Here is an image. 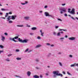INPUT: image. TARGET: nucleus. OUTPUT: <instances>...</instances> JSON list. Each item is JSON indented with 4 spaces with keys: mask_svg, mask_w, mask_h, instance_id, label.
I'll use <instances>...</instances> for the list:
<instances>
[{
    "mask_svg": "<svg viewBox=\"0 0 78 78\" xmlns=\"http://www.w3.org/2000/svg\"><path fill=\"white\" fill-rule=\"evenodd\" d=\"M24 27V26L23 25H20V27Z\"/></svg>",
    "mask_w": 78,
    "mask_h": 78,
    "instance_id": "41",
    "label": "nucleus"
},
{
    "mask_svg": "<svg viewBox=\"0 0 78 78\" xmlns=\"http://www.w3.org/2000/svg\"><path fill=\"white\" fill-rule=\"evenodd\" d=\"M64 39V37H60L59 38V40L61 41H63V40Z\"/></svg>",
    "mask_w": 78,
    "mask_h": 78,
    "instance_id": "20",
    "label": "nucleus"
},
{
    "mask_svg": "<svg viewBox=\"0 0 78 78\" xmlns=\"http://www.w3.org/2000/svg\"><path fill=\"white\" fill-rule=\"evenodd\" d=\"M16 60L19 61V60H21L22 58H21L18 57V58H16Z\"/></svg>",
    "mask_w": 78,
    "mask_h": 78,
    "instance_id": "24",
    "label": "nucleus"
},
{
    "mask_svg": "<svg viewBox=\"0 0 78 78\" xmlns=\"http://www.w3.org/2000/svg\"><path fill=\"white\" fill-rule=\"evenodd\" d=\"M0 48H4V46L2 45H0Z\"/></svg>",
    "mask_w": 78,
    "mask_h": 78,
    "instance_id": "33",
    "label": "nucleus"
},
{
    "mask_svg": "<svg viewBox=\"0 0 78 78\" xmlns=\"http://www.w3.org/2000/svg\"><path fill=\"white\" fill-rule=\"evenodd\" d=\"M56 32H53V34H54V35H55V36L56 35Z\"/></svg>",
    "mask_w": 78,
    "mask_h": 78,
    "instance_id": "45",
    "label": "nucleus"
},
{
    "mask_svg": "<svg viewBox=\"0 0 78 78\" xmlns=\"http://www.w3.org/2000/svg\"><path fill=\"white\" fill-rule=\"evenodd\" d=\"M14 76L15 77H18V78H21V77L19 76L15 75Z\"/></svg>",
    "mask_w": 78,
    "mask_h": 78,
    "instance_id": "29",
    "label": "nucleus"
},
{
    "mask_svg": "<svg viewBox=\"0 0 78 78\" xmlns=\"http://www.w3.org/2000/svg\"><path fill=\"white\" fill-rule=\"evenodd\" d=\"M62 29H59V31H62Z\"/></svg>",
    "mask_w": 78,
    "mask_h": 78,
    "instance_id": "64",
    "label": "nucleus"
},
{
    "mask_svg": "<svg viewBox=\"0 0 78 78\" xmlns=\"http://www.w3.org/2000/svg\"><path fill=\"white\" fill-rule=\"evenodd\" d=\"M71 9L69 8L68 9V12L72 14L73 15H75V9L74 8H73L71 11Z\"/></svg>",
    "mask_w": 78,
    "mask_h": 78,
    "instance_id": "2",
    "label": "nucleus"
},
{
    "mask_svg": "<svg viewBox=\"0 0 78 78\" xmlns=\"http://www.w3.org/2000/svg\"><path fill=\"white\" fill-rule=\"evenodd\" d=\"M2 39L1 40L2 41H3V42H4V41L5 40V37H4V36H3L2 35H1V36Z\"/></svg>",
    "mask_w": 78,
    "mask_h": 78,
    "instance_id": "9",
    "label": "nucleus"
},
{
    "mask_svg": "<svg viewBox=\"0 0 78 78\" xmlns=\"http://www.w3.org/2000/svg\"><path fill=\"white\" fill-rule=\"evenodd\" d=\"M68 16H69V17H71V19H73V20H75V19L74 18H73V17H72V16H71L70 15H68Z\"/></svg>",
    "mask_w": 78,
    "mask_h": 78,
    "instance_id": "17",
    "label": "nucleus"
},
{
    "mask_svg": "<svg viewBox=\"0 0 78 78\" xmlns=\"http://www.w3.org/2000/svg\"><path fill=\"white\" fill-rule=\"evenodd\" d=\"M27 74L28 76H30L31 75V73L30 71H28L27 72Z\"/></svg>",
    "mask_w": 78,
    "mask_h": 78,
    "instance_id": "10",
    "label": "nucleus"
},
{
    "mask_svg": "<svg viewBox=\"0 0 78 78\" xmlns=\"http://www.w3.org/2000/svg\"><path fill=\"white\" fill-rule=\"evenodd\" d=\"M64 16H65V17H67V14H65Z\"/></svg>",
    "mask_w": 78,
    "mask_h": 78,
    "instance_id": "52",
    "label": "nucleus"
},
{
    "mask_svg": "<svg viewBox=\"0 0 78 78\" xmlns=\"http://www.w3.org/2000/svg\"><path fill=\"white\" fill-rule=\"evenodd\" d=\"M11 56H12V54H9L8 55V57H9Z\"/></svg>",
    "mask_w": 78,
    "mask_h": 78,
    "instance_id": "36",
    "label": "nucleus"
},
{
    "mask_svg": "<svg viewBox=\"0 0 78 78\" xmlns=\"http://www.w3.org/2000/svg\"><path fill=\"white\" fill-rule=\"evenodd\" d=\"M35 61L37 62H39V59L36 58L35 59Z\"/></svg>",
    "mask_w": 78,
    "mask_h": 78,
    "instance_id": "25",
    "label": "nucleus"
},
{
    "mask_svg": "<svg viewBox=\"0 0 78 78\" xmlns=\"http://www.w3.org/2000/svg\"><path fill=\"white\" fill-rule=\"evenodd\" d=\"M45 75H46V76H48V73H46Z\"/></svg>",
    "mask_w": 78,
    "mask_h": 78,
    "instance_id": "59",
    "label": "nucleus"
},
{
    "mask_svg": "<svg viewBox=\"0 0 78 78\" xmlns=\"http://www.w3.org/2000/svg\"><path fill=\"white\" fill-rule=\"evenodd\" d=\"M32 30H37V28L36 27H33L31 28Z\"/></svg>",
    "mask_w": 78,
    "mask_h": 78,
    "instance_id": "15",
    "label": "nucleus"
},
{
    "mask_svg": "<svg viewBox=\"0 0 78 78\" xmlns=\"http://www.w3.org/2000/svg\"><path fill=\"white\" fill-rule=\"evenodd\" d=\"M3 51H0V55L2 53H3Z\"/></svg>",
    "mask_w": 78,
    "mask_h": 78,
    "instance_id": "50",
    "label": "nucleus"
},
{
    "mask_svg": "<svg viewBox=\"0 0 78 78\" xmlns=\"http://www.w3.org/2000/svg\"><path fill=\"white\" fill-rule=\"evenodd\" d=\"M27 27H30V26L28 25H27Z\"/></svg>",
    "mask_w": 78,
    "mask_h": 78,
    "instance_id": "57",
    "label": "nucleus"
},
{
    "mask_svg": "<svg viewBox=\"0 0 78 78\" xmlns=\"http://www.w3.org/2000/svg\"><path fill=\"white\" fill-rule=\"evenodd\" d=\"M20 51V50L19 49H16V52H19Z\"/></svg>",
    "mask_w": 78,
    "mask_h": 78,
    "instance_id": "39",
    "label": "nucleus"
},
{
    "mask_svg": "<svg viewBox=\"0 0 78 78\" xmlns=\"http://www.w3.org/2000/svg\"><path fill=\"white\" fill-rule=\"evenodd\" d=\"M61 54H62V52H59L58 53V55H61Z\"/></svg>",
    "mask_w": 78,
    "mask_h": 78,
    "instance_id": "37",
    "label": "nucleus"
},
{
    "mask_svg": "<svg viewBox=\"0 0 78 78\" xmlns=\"http://www.w3.org/2000/svg\"><path fill=\"white\" fill-rule=\"evenodd\" d=\"M40 31L41 33V36L43 37L44 36V33L42 32V30H40Z\"/></svg>",
    "mask_w": 78,
    "mask_h": 78,
    "instance_id": "12",
    "label": "nucleus"
},
{
    "mask_svg": "<svg viewBox=\"0 0 78 78\" xmlns=\"http://www.w3.org/2000/svg\"><path fill=\"white\" fill-rule=\"evenodd\" d=\"M36 69L37 70H39V68L37 67L36 68Z\"/></svg>",
    "mask_w": 78,
    "mask_h": 78,
    "instance_id": "55",
    "label": "nucleus"
},
{
    "mask_svg": "<svg viewBox=\"0 0 78 78\" xmlns=\"http://www.w3.org/2000/svg\"><path fill=\"white\" fill-rule=\"evenodd\" d=\"M30 19V17L29 16H26L24 17V19L25 20H29Z\"/></svg>",
    "mask_w": 78,
    "mask_h": 78,
    "instance_id": "6",
    "label": "nucleus"
},
{
    "mask_svg": "<svg viewBox=\"0 0 78 78\" xmlns=\"http://www.w3.org/2000/svg\"><path fill=\"white\" fill-rule=\"evenodd\" d=\"M69 57H70V58H72L73 56H72V55H69Z\"/></svg>",
    "mask_w": 78,
    "mask_h": 78,
    "instance_id": "53",
    "label": "nucleus"
},
{
    "mask_svg": "<svg viewBox=\"0 0 78 78\" xmlns=\"http://www.w3.org/2000/svg\"><path fill=\"white\" fill-rule=\"evenodd\" d=\"M13 38H14V39H18V38H19V37L18 36H16Z\"/></svg>",
    "mask_w": 78,
    "mask_h": 78,
    "instance_id": "30",
    "label": "nucleus"
},
{
    "mask_svg": "<svg viewBox=\"0 0 78 78\" xmlns=\"http://www.w3.org/2000/svg\"><path fill=\"white\" fill-rule=\"evenodd\" d=\"M49 17H51V18H52L53 19V18H54V16H53V15H49V16H48Z\"/></svg>",
    "mask_w": 78,
    "mask_h": 78,
    "instance_id": "19",
    "label": "nucleus"
},
{
    "mask_svg": "<svg viewBox=\"0 0 78 78\" xmlns=\"http://www.w3.org/2000/svg\"><path fill=\"white\" fill-rule=\"evenodd\" d=\"M48 6L47 5H45L44 7V8H47Z\"/></svg>",
    "mask_w": 78,
    "mask_h": 78,
    "instance_id": "43",
    "label": "nucleus"
},
{
    "mask_svg": "<svg viewBox=\"0 0 78 78\" xmlns=\"http://www.w3.org/2000/svg\"><path fill=\"white\" fill-rule=\"evenodd\" d=\"M8 22L9 23H13V22H12V21L11 20H9V21H8Z\"/></svg>",
    "mask_w": 78,
    "mask_h": 78,
    "instance_id": "27",
    "label": "nucleus"
},
{
    "mask_svg": "<svg viewBox=\"0 0 78 78\" xmlns=\"http://www.w3.org/2000/svg\"><path fill=\"white\" fill-rule=\"evenodd\" d=\"M58 64L59 65V66L61 67L62 66V63L61 62H59Z\"/></svg>",
    "mask_w": 78,
    "mask_h": 78,
    "instance_id": "21",
    "label": "nucleus"
},
{
    "mask_svg": "<svg viewBox=\"0 0 78 78\" xmlns=\"http://www.w3.org/2000/svg\"><path fill=\"white\" fill-rule=\"evenodd\" d=\"M75 63L74 64L71 65L70 66V67H75Z\"/></svg>",
    "mask_w": 78,
    "mask_h": 78,
    "instance_id": "28",
    "label": "nucleus"
},
{
    "mask_svg": "<svg viewBox=\"0 0 78 78\" xmlns=\"http://www.w3.org/2000/svg\"><path fill=\"white\" fill-rule=\"evenodd\" d=\"M63 12H67V11L66 10V9L65 8H63L62 9V10L60 11V13L61 14H63Z\"/></svg>",
    "mask_w": 78,
    "mask_h": 78,
    "instance_id": "4",
    "label": "nucleus"
},
{
    "mask_svg": "<svg viewBox=\"0 0 78 78\" xmlns=\"http://www.w3.org/2000/svg\"><path fill=\"white\" fill-rule=\"evenodd\" d=\"M28 3V2L27 1H26L24 2V3H21V4L22 5H27Z\"/></svg>",
    "mask_w": 78,
    "mask_h": 78,
    "instance_id": "8",
    "label": "nucleus"
},
{
    "mask_svg": "<svg viewBox=\"0 0 78 78\" xmlns=\"http://www.w3.org/2000/svg\"><path fill=\"white\" fill-rule=\"evenodd\" d=\"M76 19L77 20H78V18L77 17H76Z\"/></svg>",
    "mask_w": 78,
    "mask_h": 78,
    "instance_id": "63",
    "label": "nucleus"
},
{
    "mask_svg": "<svg viewBox=\"0 0 78 78\" xmlns=\"http://www.w3.org/2000/svg\"><path fill=\"white\" fill-rule=\"evenodd\" d=\"M16 27H20V25H17Z\"/></svg>",
    "mask_w": 78,
    "mask_h": 78,
    "instance_id": "60",
    "label": "nucleus"
},
{
    "mask_svg": "<svg viewBox=\"0 0 78 78\" xmlns=\"http://www.w3.org/2000/svg\"><path fill=\"white\" fill-rule=\"evenodd\" d=\"M34 78H39V76L37 75H35L33 76Z\"/></svg>",
    "mask_w": 78,
    "mask_h": 78,
    "instance_id": "16",
    "label": "nucleus"
},
{
    "mask_svg": "<svg viewBox=\"0 0 78 78\" xmlns=\"http://www.w3.org/2000/svg\"><path fill=\"white\" fill-rule=\"evenodd\" d=\"M57 20H59V21H60V22H62V20L60 19H58Z\"/></svg>",
    "mask_w": 78,
    "mask_h": 78,
    "instance_id": "38",
    "label": "nucleus"
},
{
    "mask_svg": "<svg viewBox=\"0 0 78 78\" xmlns=\"http://www.w3.org/2000/svg\"><path fill=\"white\" fill-rule=\"evenodd\" d=\"M78 66V63H75V66Z\"/></svg>",
    "mask_w": 78,
    "mask_h": 78,
    "instance_id": "42",
    "label": "nucleus"
},
{
    "mask_svg": "<svg viewBox=\"0 0 78 78\" xmlns=\"http://www.w3.org/2000/svg\"><path fill=\"white\" fill-rule=\"evenodd\" d=\"M16 17H17V16L16 15H13L11 17V18L12 20H15Z\"/></svg>",
    "mask_w": 78,
    "mask_h": 78,
    "instance_id": "7",
    "label": "nucleus"
},
{
    "mask_svg": "<svg viewBox=\"0 0 78 78\" xmlns=\"http://www.w3.org/2000/svg\"><path fill=\"white\" fill-rule=\"evenodd\" d=\"M28 50H29L28 49V48H27V49L26 50L24 51V52L25 53H26V52H27V51H28Z\"/></svg>",
    "mask_w": 78,
    "mask_h": 78,
    "instance_id": "34",
    "label": "nucleus"
},
{
    "mask_svg": "<svg viewBox=\"0 0 78 78\" xmlns=\"http://www.w3.org/2000/svg\"><path fill=\"white\" fill-rule=\"evenodd\" d=\"M37 39H41V37L39 36H38L37 37Z\"/></svg>",
    "mask_w": 78,
    "mask_h": 78,
    "instance_id": "32",
    "label": "nucleus"
},
{
    "mask_svg": "<svg viewBox=\"0 0 78 78\" xmlns=\"http://www.w3.org/2000/svg\"><path fill=\"white\" fill-rule=\"evenodd\" d=\"M40 78H42L43 77V76L42 75H40Z\"/></svg>",
    "mask_w": 78,
    "mask_h": 78,
    "instance_id": "40",
    "label": "nucleus"
},
{
    "mask_svg": "<svg viewBox=\"0 0 78 78\" xmlns=\"http://www.w3.org/2000/svg\"><path fill=\"white\" fill-rule=\"evenodd\" d=\"M57 36H61V33L60 32H59L57 34Z\"/></svg>",
    "mask_w": 78,
    "mask_h": 78,
    "instance_id": "18",
    "label": "nucleus"
},
{
    "mask_svg": "<svg viewBox=\"0 0 78 78\" xmlns=\"http://www.w3.org/2000/svg\"><path fill=\"white\" fill-rule=\"evenodd\" d=\"M5 61H7V62H9V61H10V60L9 58H6Z\"/></svg>",
    "mask_w": 78,
    "mask_h": 78,
    "instance_id": "22",
    "label": "nucleus"
},
{
    "mask_svg": "<svg viewBox=\"0 0 78 78\" xmlns=\"http://www.w3.org/2000/svg\"><path fill=\"white\" fill-rule=\"evenodd\" d=\"M44 14L46 16H49V13L48 12H44Z\"/></svg>",
    "mask_w": 78,
    "mask_h": 78,
    "instance_id": "14",
    "label": "nucleus"
},
{
    "mask_svg": "<svg viewBox=\"0 0 78 78\" xmlns=\"http://www.w3.org/2000/svg\"><path fill=\"white\" fill-rule=\"evenodd\" d=\"M63 31H67V30H64V29H62Z\"/></svg>",
    "mask_w": 78,
    "mask_h": 78,
    "instance_id": "56",
    "label": "nucleus"
},
{
    "mask_svg": "<svg viewBox=\"0 0 78 78\" xmlns=\"http://www.w3.org/2000/svg\"><path fill=\"white\" fill-rule=\"evenodd\" d=\"M9 14H12V12H9Z\"/></svg>",
    "mask_w": 78,
    "mask_h": 78,
    "instance_id": "58",
    "label": "nucleus"
},
{
    "mask_svg": "<svg viewBox=\"0 0 78 78\" xmlns=\"http://www.w3.org/2000/svg\"><path fill=\"white\" fill-rule=\"evenodd\" d=\"M30 34L31 36H32V35H34V34L33 33H30Z\"/></svg>",
    "mask_w": 78,
    "mask_h": 78,
    "instance_id": "35",
    "label": "nucleus"
},
{
    "mask_svg": "<svg viewBox=\"0 0 78 78\" xmlns=\"http://www.w3.org/2000/svg\"><path fill=\"white\" fill-rule=\"evenodd\" d=\"M67 74H68V75H70V73H69V71H68L67 72Z\"/></svg>",
    "mask_w": 78,
    "mask_h": 78,
    "instance_id": "46",
    "label": "nucleus"
},
{
    "mask_svg": "<svg viewBox=\"0 0 78 78\" xmlns=\"http://www.w3.org/2000/svg\"><path fill=\"white\" fill-rule=\"evenodd\" d=\"M59 71H53L52 74H53V77L54 78H56L57 76H60L61 77H62V74L59 73Z\"/></svg>",
    "mask_w": 78,
    "mask_h": 78,
    "instance_id": "1",
    "label": "nucleus"
},
{
    "mask_svg": "<svg viewBox=\"0 0 78 78\" xmlns=\"http://www.w3.org/2000/svg\"><path fill=\"white\" fill-rule=\"evenodd\" d=\"M41 46H42L41 45H40V44L36 46V48H39V47H41Z\"/></svg>",
    "mask_w": 78,
    "mask_h": 78,
    "instance_id": "23",
    "label": "nucleus"
},
{
    "mask_svg": "<svg viewBox=\"0 0 78 78\" xmlns=\"http://www.w3.org/2000/svg\"><path fill=\"white\" fill-rule=\"evenodd\" d=\"M65 37H66V38H67V36L66 35L65 36Z\"/></svg>",
    "mask_w": 78,
    "mask_h": 78,
    "instance_id": "62",
    "label": "nucleus"
},
{
    "mask_svg": "<svg viewBox=\"0 0 78 78\" xmlns=\"http://www.w3.org/2000/svg\"><path fill=\"white\" fill-rule=\"evenodd\" d=\"M68 39L69 40H70V41H75V40L76 39V37H69Z\"/></svg>",
    "mask_w": 78,
    "mask_h": 78,
    "instance_id": "5",
    "label": "nucleus"
},
{
    "mask_svg": "<svg viewBox=\"0 0 78 78\" xmlns=\"http://www.w3.org/2000/svg\"><path fill=\"white\" fill-rule=\"evenodd\" d=\"M59 28V26H56L55 27V28Z\"/></svg>",
    "mask_w": 78,
    "mask_h": 78,
    "instance_id": "51",
    "label": "nucleus"
},
{
    "mask_svg": "<svg viewBox=\"0 0 78 78\" xmlns=\"http://www.w3.org/2000/svg\"><path fill=\"white\" fill-rule=\"evenodd\" d=\"M66 5V3L62 4V6H65V5Z\"/></svg>",
    "mask_w": 78,
    "mask_h": 78,
    "instance_id": "48",
    "label": "nucleus"
},
{
    "mask_svg": "<svg viewBox=\"0 0 78 78\" xmlns=\"http://www.w3.org/2000/svg\"><path fill=\"white\" fill-rule=\"evenodd\" d=\"M46 45H48V46H50V45H51V44H50L49 43H46Z\"/></svg>",
    "mask_w": 78,
    "mask_h": 78,
    "instance_id": "31",
    "label": "nucleus"
},
{
    "mask_svg": "<svg viewBox=\"0 0 78 78\" xmlns=\"http://www.w3.org/2000/svg\"><path fill=\"white\" fill-rule=\"evenodd\" d=\"M4 34L5 35V36H7L8 35V33H4Z\"/></svg>",
    "mask_w": 78,
    "mask_h": 78,
    "instance_id": "49",
    "label": "nucleus"
},
{
    "mask_svg": "<svg viewBox=\"0 0 78 78\" xmlns=\"http://www.w3.org/2000/svg\"><path fill=\"white\" fill-rule=\"evenodd\" d=\"M62 73H63V74H64V75H66V73L65 72L62 71Z\"/></svg>",
    "mask_w": 78,
    "mask_h": 78,
    "instance_id": "47",
    "label": "nucleus"
},
{
    "mask_svg": "<svg viewBox=\"0 0 78 78\" xmlns=\"http://www.w3.org/2000/svg\"><path fill=\"white\" fill-rule=\"evenodd\" d=\"M18 41L19 42H21L22 43H27V42L28 41V40L26 39L23 40L22 39H20V38H19Z\"/></svg>",
    "mask_w": 78,
    "mask_h": 78,
    "instance_id": "3",
    "label": "nucleus"
},
{
    "mask_svg": "<svg viewBox=\"0 0 78 78\" xmlns=\"http://www.w3.org/2000/svg\"><path fill=\"white\" fill-rule=\"evenodd\" d=\"M39 13H42L43 12V11H39Z\"/></svg>",
    "mask_w": 78,
    "mask_h": 78,
    "instance_id": "44",
    "label": "nucleus"
},
{
    "mask_svg": "<svg viewBox=\"0 0 78 78\" xmlns=\"http://www.w3.org/2000/svg\"><path fill=\"white\" fill-rule=\"evenodd\" d=\"M1 10H2V11H8V9H3V8L2 9H1Z\"/></svg>",
    "mask_w": 78,
    "mask_h": 78,
    "instance_id": "26",
    "label": "nucleus"
},
{
    "mask_svg": "<svg viewBox=\"0 0 78 78\" xmlns=\"http://www.w3.org/2000/svg\"><path fill=\"white\" fill-rule=\"evenodd\" d=\"M9 40H10V41H14L15 42H17L15 40L14 38H12L11 37H10L9 38Z\"/></svg>",
    "mask_w": 78,
    "mask_h": 78,
    "instance_id": "11",
    "label": "nucleus"
},
{
    "mask_svg": "<svg viewBox=\"0 0 78 78\" xmlns=\"http://www.w3.org/2000/svg\"><path fill=\"white\" fill-rule=\"evenodd\" d=\"M11 16H8V18H7V22H8V21H9V20H11V19H11Z\"/></svg>",
    "mask_w": 78,
    "mask_h": 78,
    "instance_id": "13",
    "label": "nucleus"
},
{
    "mask_svg": "<svg viewBox=\"0 0 78 78\" xmlns=\"http://www.w3.org/2000/svg\"><path fill=\"white\" fill-rule=\"evenodd\" d=\"M3 15V13L0 12V15Z\"/></svg>",
    "mask_w": 78,
    "mask_h": 78,
    "instance_id": "61",
    "label": "nucleus"
},
{
    "mask_svg": "<svg viewBox=\"0 0 78 78\" xmlns=\"http://www.w3.org/2000/svg\"><path fill=\"white\" fill-rule=\"evenodd\" d=\"M54 46H55L54 44H51V47H54Z\"/></svg>",
    "mask_w": 78,
    "mask_h": 78,
    "instance_id": "54",
    "label": "nucleus"
}]
</instances>
